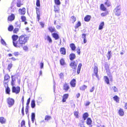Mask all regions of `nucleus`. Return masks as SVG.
Segmentation results:
<instances>
[{"instance_id":"obj_1","label":"nucleus","mask_w":127,"mask_h":127,"mask_svg":"<svg viewBox=\"0 0 127 127\" xmlns=\"http://www.w3.org/2000/svg\"><path fill=\"white\" fill-rule=\"evenodd\" d=\"M29 37L26 35H22L20 36L19 39L17 42H14V45L17 48H21L25 44L29 39Z\"/></svg>"},{"instance_id":"obj_2","label":"nucleus","mask_w":127,"mask_h":127,"mask_svg":"<svg viewBox=\"0 0 127 127\" xmlns=\"http://www.w3.org/2000/svg\"><path fill=\"white\" fill-rule=\"evenodd\" d=\"M8 75H5L4 77L3 81V85L6 88V92L7 94H8Z\"/></svg>"},{"instance_id":"obj_3","label":"nucleus","mask_w":127,"mask_h":127,"mask_svg":"<svg viewBox=\"0 0 127 127\" xmlns=\"http://www.w3.org/2000/svg\"><path fill=\"white\" fill-rule=\"evenodd\" d=\"M121 7L120 5L117 6L114 10V12L115 13V14L118 16H120L121 14L120 10Z\"/></svg>"},{"instance_id":"obj_4","label":"nucleus","mask_w":127,"mask_h":127,"mask_svg":"<svg viewBox=\"0 0 127 127\" xmlns=\"http://www.w3.org/2000/svg\"><path fill=\"white\" fill-rule=\"evenodd\" d=\"M77 64V61L76 62L73 61L71 62L70 64V66L73 69V71H75Z\"/></svg>"},{"instance_id":"obj_5","label":"nucleus","mask_w":127,"mask_h":127,"mask_svg":"<svg viewBox=\"0 0 127 127\" xmlns=\"http://www.w3.org/2000/svg\"><path fill=\"white\" fill-rule=\"evenodd\" d=\"M20 88L19 87L17 86L15 87L13 86L12 90L13 92L17 94L20 92Z\"/></svg>"},{"instance_id":"obj_6","label":"nucleus","mask_w":127,"mask_h":127,"mask_svg":"<svg viewBox=\"0 0 127 127\" xmlns=\"http://www.w3.org/2000/svg\"><path fill=\"white\" fill-rule=\"evenodd\" d=\"M19 14L21 15H24L26 12V9L24 7L19 9L18 10Z\"/></svg>"},{"instance_id":"obj_7","label":"nucleus","mask_w":127,"mask_h":127,"mask_svg":"<svg viewBox=\"0 0 127 127\" xmlns=\"http://www.w3.org/2000/svg\"><path fill=\"white\" fill-rule=\"evenodd\" d=\"M14 99L8 98V107H10L12 106L14 104Z\"/></svg>"},{"instance_id":"obj_8","label":"nucleus","mask_w":127,"mask_h":127,"mask_svg":"<svg viewBox=\"0 0 127 127\" xmlns=\"http://www.w3.org/2000/svg\"><path fill=\"white\" fill-rule=\"evenodd\" d=\"M94 74H93V76L94 75H95L96 77L97 78H98V75L97 74L98 72V68L97 66H95L94 67Z\"/></svg>"},{"instance_id":"obj_9","label":"nucleus","mask_w":127,"mask_h":127,"mask_svg":"<svg viewBox=\"0 0 127 127\" xmlns=\"http://www.w3.org/2000/svg\"><path fill=\"white\" fill-rule=\"evenodd\" d=\"M15 18V16L13 14H12L8 16V21L11 22L14 20Z\"/></svg>"},{"instance_id":"obj_10","label":"nucleus","mask_w":127,"mask_h":127,"mask_svg":"<svg viewBox=\"0 0 127 127\" xmlns=\"http://www.w3.org/2000/svg\"><path fill=\"white\" fill-rule=\"evenodd\" d=\"M36 13L37 15V18L38 19V21L39 20L40 16V11L38 8H36Z\"/></svg>"},{"instance_id":"obj_11","label":"nucleus","mask_w":127,"mask_h":127,"mask_svg":"<svg viewBox=\"0 0 127 127\" xmlns=\"http://www.w3.org/2000/svg\"><path fill=\"white\" fill-rule=\"evenodd\" d=\"M54 10L55 12L56 13H59L60 10L59 6L57 5H55L54 6Z\"/></svg>"},{"instance_id":"obj_12","label":"nucleus","mask_w":127,"mask_h":127,"mask_svg":"<svg viewBox=\"0 0 127 127\" xmlns=\"http://www.w3.org/2000/svg\"><path fill=\"white\" fill-rule=\"evenodd\" d=\"M12 38L13 40V43L14 45V42L15 41V42H17L16 40L18 38V36L16 35H14L12 36Z\"/></svg>"},{"instance_id":"obj_13","label":"nucleus","mask_w":127,"mask_h":127,"mask_svg":"<svg viewBox=\"0 0 127 127\" xmlns=\"http://www.w3.org/2000/svg\"><path fill=\"white\" fill-rule=\"evenodd\" d=\"M76 80L75 79H73L70 82V84L71 86L73 87H75V86Z\"/></svg>"},{"instance_id":"obj_14","label":"nucleus","mask_w":127,"mask_h":127,"mask_svg":"<svg viewBox=\"0 0 127 127\" xmlns=\"http://www.w3.org/2000/svg\"><path fill=\"white\" fill-rule=\"evenodd\" d=\"M91 18V17L90 16L87 15L85 17L84 19L85 21L88 22L90 20Z\"/></svg>"},{"instance_id":"obj_15","label":"nucleus","mask_w":127,"mask_h":127,"mask_svg":"<svg viewBox=\"0 0 127 127\" xmlns=\"http://www.w3.org/2000/svg\"><path fill=\"white\" fill-rule=\"evenodd\" d=\"M75 54L72 53L70 55V60H72L75 58Z\"/></svg>"},{"instance_id":"obj_16","label":"nucleus","mask_w":127,"mask_h":127,"mask_svg":"<svg viewBox=\"0 0 127 127\" xmlns=\"http://www.w3.org/2000/svg\"><path fill=\"white\" fill-rule=\"evenodd\" d=\"M60 52L63 55H64L65 54L66 52H65V49L64 48H61L60 49Z\"/></svg>"},{"instance_id":"obj_17","label":"nucleus","mask_w":127,"mask_h":127,"mask_svg":"<svg viewBox=\"0 0 127 127\" xmlns=\"http://www.w3.org/2000/svg\"><path fill=\"white\" fill-rule=\"evenodd\" d=\"M82 66V64L81 63H80L78 65L77 70V72L78 74L80 73V71Z\"/></svg>"},{"instance_id":"obj_18","label":"nucleus","mask_w":127,"mask_h":127,"mask_svg":"<svg viewBox=\"0 0 127 127\" xmlns=\"http://www.w3.org/2000/svg\"><path fill=\"white\" fill-rule=\"evenodd\" d=\"M119 113L120 115L121 116H123L124 114V112L123 109L121 108L119 110Z\"/></svg>"},{"instance_id":"obj_19","label":"nucleus","mask_w":127,"mask_h":127,"mask_svg":"<svg viewBox=\"0 0 127 127\" xmlns=\"http://www.w3.org/2000/svg\"><path fill=\"white\" fill-rule=\"evenodd\" d=\"M5 119L3 117H0V122L1 124L4 123L5 122Z\"/></svg>"},{"instance_id":"obj_20","label":"nucleus","mask_w":127,"mask_h":127,"mask_svg":"<svg viewBox=\"0 0 127 127\" xmlns=\"http://www.w3.org/2000/svg\"><path fill=\"white\" fill-rule=\"evenodd\" d=\"M23 4L21 3L20 0H18L17 3V6L18 7H20Z\"/></svg>"},{"instance_id":"obj_21","label":"nucleus","mask_w":127,"mask_h":127,"mask_svg":"<svg viewBox=\"0 0 127 127\" xmlns=\"http://www.w3.org/2000/svg\"><path fill=\"white\" fill-rule=\"evenodd\" d=\"M35 115L34 113H32V114L31 119L32 123L34 122V120L35 119Z\"/></svg>"},{"instance_id":"obj_22","label":"nucleus","mask_w":127,"mask_h":127,"mask_svg":"<svg viewBox=\"0 0 127 127\" xmlns=\"http://www.w3.org/2000/svg\"><path fill=\"white\" fill-rule=\"evenodd\" d=\"M48 29L51 32H55V29L54 27H50L48 28Z\"/></svg>"},{"instance_id":"obj_23","label":"nucleus","mask_w":127,"mask_h":127,"mask_svg":"<svg viewBox=\"0 0 127 127\" xmlns=\"http://www.w3.org/2000/svg\"><path fill=\"white\" fill-rule=\"evenodd\" d=\"M53 36L56 40L57 39L59 38V36L58 34L56 33H54L53 34Z\"/></svg>"},{"instance_id":"obj_24","label":"nucleus","mask_w":127,"mask_h":127,"mask_svg":"<svg viewBox=\"0 0 127 127\" xmlns=\"http://www.w3.org/2000/svg\"><path fill=\"white\" fill-rule=\"evenodd\" d=\"M69 89V87L68 84H64V89L65 91H67Z\"/></svg>"},{"instance_id":"obj_25","label":"nucleus","mask_w":127,"mask_h":127,"mask_svg":"<svg viewBox=\"0 0 127 127\" xmlns=\"http://www.w3.org/2000/svg\"><path fill=\"white\" fill-rule=\"evenodd\" d=\"M104 25V23L103 22H102L99 26V30H101L103 27V26Z\"/></svg>"},{"instance_id":"obj_26","label":"nucleus","mask_w":127,"mask_h":127,"mask_svg":"<svg viewBox=\"0 0 127 127\" xmlns=\"http://www.w3.org/2000/svg\"><path fill=\"white\" fill-rule=\"evenodd\" d=\"M70 46L72 49L73 50H74L76 48L74 44L73 43H72L70 44Z\"/></svg>"},{"instance_id":"obj_27","label":"nucleus","mask_w":127,"mask_h":127,"mask_svg":"<svg viewBox=\"0 0 127 127\" xmlns=\"http://www.w3.org/2000/svg\"><path fill=\"white\" fill-rule=\"evenodd\" d=\"M88 116V114L87 113H85L83 115V117L84 120H85Z\"/></svg>"},{"instance_id":"obj_28","label":"nucleus","mask_w":127,"mask_h":127,"mask_svg":"<svg viewBox=\"0 0 127 127\" xmlns=\"http://www.w3.org/2000/svg\"><path fill=\"white\" fill-rule=\"evenodd\" d=\"M105 81L108 84H109V79L108 77L106 76H104V77Z\"/></svg>"},{"instance_id":"obj_29","label":"nucleus","mask_w":127,"mask_h":127,"mask_svg":"<svg viewBox=\"0 0 127 127\" xmlns=\"http://www.w3.org/2000/svg\"><path fill=\"white\" fill-rule=\"evenodd\" d=\"M32 107L33 108L35 106V101L34 100H32L31 103Z\"/></svg>"},{"instance_id":"obj_30","label":"nucleus","mask_w":127,"mask_h":127,"mask_svg":"<svg viewBox=\"0 0 127 127\" xmlns=\"http://www.w3.org/2000/svg\"><path fill=\"white\" fill-rule=\"evenodd\" d=\"M92 122V121L91 119L90 118H88L87 119V124L88 125H90Z\"/></svg>"},{"instance_id":"obj_31","label":"nucleus","mask_w":127,"mask_h":127,"mask_svg":"<svg viewBox=\"0 0 127 127\" xmlns=\"http://www.w3.org/2000/svg\"><path fill=\"white\" fill-rule=\"evenodd\" d=\"M51 119V117L47 115H46L45 117V121H48Z\"/></svg>"},{"instance_id":"obj_32","label":"nucleus","mask_w":127,"mask_h":127,"mask_svg":"<svg viewBox=\"0 0 127 127\" xmlns=\"http://www.w3.org/2000/svg\"><path fill=\"white\" fill-rule=\"evenodd\" d=\"M110 1L108 0H107L106 2L105 3V5L108 7L110 6Z\"/></svg>"},{"instance_id":"obj_33","label":"nucleus","mask_w":127,"mask_h":127,"mask_svg":"<svg viewBox=\"0 0 127 127\" xmlns=\"http://www.w3.org/2000/svg\"><path fill=\"white\" fill-rule=\"evenodd\" d=\"M55 5H59L61 4V2L60 0H55Z\"/></svg>"},{"instance_id":"obj_34","label":"nucleus","mask_w":127,"mask_h":127,"mask_svg":"<svg viewBox=\"0 0 127 127\" xmlns=\"http://www.w3.org/2000/svg\"><path fill=\"white\" fill-rule=\"evenodd\" d=\"M11 78L12 79V82H11V85L13 86L14 85V81L15 80L14 76H11Z\"/></svg>"},{"instance_id":"obj_35","label":"nucleus","mask_w":127,"mask_h":127,"mask_svg":"<svg viewBox=\"0 0 127 127\" xmlns=\"http://www.w3.org/2000/svg\"><path fill=\"white\" fill-rule=\"evenodd\" d=\"M87 87L85 85H83L80 87V90H84L87 88Z\"/></svg>"},{"instance_id":"obj_36","label":"nucleus","mask_w":127,"mask_h":127,"mask_svg":"<svg viewBox=\"0 0 127 127\" xmlns=\"http://www.w3.org/2000/svg\"><path fill=\"white\" fill-rule=\"evenodd\" d=\"M43 100L42 99V98L41 97H39L38 99L37 100V103H41Z\"/></svg>"},{"instance_id":"obj_37","label":"nucleus","mask_w":127,"mask_h":127,"mask_svg":"<svg viewBox=\"0 0 127 127\" xmlns=\"http://www.w3.org/2000/svg\"><path fill=\"white\" fill-rule=\"evenodd\" d=\"M100 8L103 11H105L106 10V8L104 7L103 4H101Z\"/></svg>"},{"instance_id":"obj_38","label":"nucleus","mask_w":127,"mask_h":127,"mask_svg":"<svg viewBox=\"0 0 127 127\" xmlns=\"http://www.w3.org/2000/svg\"><path fill=\"white\" fill-rule=\"evenodd\" d=\"M13 27L12 25H10L8 27V31H11L13 30Z\"/></svg>"},{"instance_id":"obj_39","label":"nucleus","mask_w":127,"mask_h":127,"mask_svg":"<svg viewBox=\"0 0 127 127\" xmlns=\"http://www.w3.org/2000/svg\"><path fill=\"white\" fill-rule=\"evenodd\" d=\"M21 19L22 22H25L26 20V17L24 16H22Z\"/></svg>"},{"instance_id":"obj_40","label":"nucleus","mask_w":127,"mask_h":127,"mask_svg":"<svg viewBox=\"0 0 127 127\" xmlns=\"http://www.w3.org/2000/svg\"><path fill=\"white\" fill-rule=\"evenodd\" d=\"M81 23L80 22H79L78 23L76 24L75 26V28L76 29L78 28L79 27L81 26Z\"/></svg>"},{"instance_id":"obj_41","label":"nucleus","mask_w":127,"mask_h":127,"mask_svg":"<svg viewBox=\"0 0 127 127\" xmlns=\"http://www.w3.org/2000/svg\"><path fill=\"white\" fill-rule=\"evenodd\" d=\"M60 63L61 65H63L65 64L64 60L63 59H62L60 61Z\"/></svg>"},{"instance_id":"obj_42","label":"nucleus","mask_w":127,"mask_h":127,"mask_svg":"<svg viewBox=\"0 0 127 127\" xmlns=\"http://www.w3.org/2000/svg\"><path fill=\"white\" fill-rule=\"evenodd\" d=\"M113 98L116 101V102H118L119 100L118 99V97L117 96H115L114 97H113Z\"/></svg>"},{"instance_id":"obj_43","label":"nucleus","mask_w":127,"mask_h":127,"mask_svg":"<svg viewBox=\"0 0 127 127\" xmlns=\"http://www.w3.org/2000/svg\"><path fill=\"white\" fill-rule=\"evenodd\" d=\"M71 18L72 20V21H73L72 23H73L76 20V18L74 16H72L71 17Z\"/></svg>"},{"instance_id":"obj_44","label":"nucleus","mask_w":127,"mask_h":127,"mask_svg":"<svg viewBox=\"0 0 127 127\" xmlns=\"http://www.w3.org/2000/svg\"><path fill=\"white\" fill-rule=\"evenodd\" d=\"M47 40L49 41V42L50 43H52V40L51 38L49 36H47Z\"/></svg>"},{"instance_id":"obj_45","label":"nucleus","mask_w":127,"mask_h":127,"mask_svg":"<svg viewBox=\"0 0 127 127\" xmlns=\"http://www.w3.org/2000/svg\"><path fill=\"white\" fill-rule=\"evenodd\" d=\"M15 26L16 27H20V22L17 21L15 23Z\"/></svg>"},{"instance_id":"obj_46","label":"nucleus","mask_w":127,"mask_h":127,"mask_svg":"<svg viewBox=\"0 0 127 127\" xmlns=\"http://www.w3.org/2000/svg\"><path fill=\"white\" fill-rule=\"evenodd\" d=\"M78 112L77 111H75L74 113V114L76 118H78Z\"/></svg>"},{"instance_id":"obj_47","label":"nucleus","mask_w":127,"mask_h":127,"mask_svg":"<svg viewBox=\"0 0 127 127\" xmlns=\"http://www.w3.org/2000/svg\"><path fill=\"white\" fill-rule=\"evenodd\" d=\"M36 5L37 6H40V0H37L36 2Z\"/></svg>"},{"instance_id":"obj_48","label":"nucleus","mask_w":127,"mask_h":127,"mask_svg":"<svg viewBox=\"0 0 127 127\" xmlns=\"http://www.w3.org/2000/svg\"><path fill=\"white\" fill-rule=\"evenodd\" d=\"M1 43L3 45H6V43L4 40L1 38Z\"/></svg>"},{"instance_id":"obj_49","label":"nucleus","mask_w":127,"mask_h":127,"mask_svg":"<svg viewBox=\"0 0 127 127\" xmlns=\"http://www.w3.org/2000/svg\"><path fill=\"white\" fill-rule=\"evenodd\" d=\"M112 88L114 92H116L117 91V89L116 87L113 86L112 87Z\"/></svg>"},{"instance_id":"obj_50","label":"nucleus","mask_w":127,"mask_h":127,"mask_svg":"<svg viewBox=\"0 0 127 127\" xmlns=\"http://www.w3.org/2000/svg\"><path fill=\"white\" fill-rule=\"evenodd\" d=\"M19 29L17 28H15L13 31L14 33H16L18 31Z\"/></svg>"},{"instance_id":"obj_51","label":"nucleus","mask_w":127,"mask_h":127,"mask_svg":"<svg viewBox=\"0 0 127 127\" xmlns=\"http://www.w3.org/2000/svg\"><path fill=\"white\" fill-rule=\"evenodd\" d=\"M25 122L24 121H23L21 123V127H24V126L25 125Z\"/></svg>"},{"instance_id":"obj_52","label":"nucleus","mask_w":127,"mask_h":127,"mask_svg":"<svg viewBox=\"0 0 127 127\" xmlns=\"http://www.w3.org/2000/svg\"><path fill=\"white\" fill-rule=\"evenodd\" d=\"M68 94H65L64 95L63 97L66 99H67L68 97Z\"/></svg>"},{"instance_id":"obj_53","label":"nucleus","mask_w":127,"mask_h":127,"mask_svg":"<svg viewBox=\"0 0 127 127\" xmlns=\"http://www.w3.org/2000/svg\"><path fill=\"white\" fill-rule=\"evenodd\" d=\"M44 64L43 63L41 62L40 64V68L41 69H42L43 68Z\"/></svg>"},{"instance_id":"obj_54","label":"nucleus","mask_w":127,"mask_h":127,"mask_svg":"<svg viewBox=\"0 0 127 127\" xmlns=\"http://www.w3.org/2000/svg\"><path fill=\"white\" fill-rule=\"evenodd\" d=\"M23 49L24 50L26 51L28 50V48L27 46H26L23 47Z\"/></svg>"},{"instance_id":"obj_55","label":"nucleus","mask_w":127,"mask_h":127,"mask_svg":"<svg viewBox=\"0 0 127 127\" xmlns=\"http://www.w3.org/2000/svg\"><path fill=\"white\" fill-rule=\"evenodd\" d=\"M60 78L61 79H63L64 77V75L63 73H61L59 75Z\"/></svg>"},{"instance_id":"obj_56","label":"nucleus","mask_w":127,"mask_h":127,"mask_svg":"<svg viewBox=\"0 0 127 127\" xmlns=\"http://www.w3.org/2000/svg\"><path fill=\"white\" fill-rule=\"evenodd\" d=\"M21 100L23 106H24V96H23Z\"/></svg>"},{"instance_id":"obj_57","label":"nucleus","mask_w":127,"mask_h":127,"mask_svg":"<svg viewBox=\"0 0 127 127\" xmlns=\"http://www.w3.org/2000/svg\"><path fill=\"white\" fill-rule=\"evenodd\" d=\"M86 34H83L82 35V38L84 39H85L86 38Z\"/></svg>"},{"instance_id":"obj_58","label":"nucleus","mask_w":127,"mask_h":127,"mask_svg":"<svg viewBox=\"0 0 127 127\" xmlns=\"http://www.w3.org/2000/svg\"><path fill=\"white\" fill-rule=\"evenodd\" d=\"M77 52L78 53L79 55H80V49L79 47H78L77 48Z\"/></svg>"},{"instance_id":"obj_59","label":"nucleus","mask_w":127,"mask_h":127,"mask_svg":"<svg viewBox=\"0 0 127 127\" xmlns=\"http://www.w3.org/2000/svg\"><path fill=\"white\" fill-rule=\"evenodd\" d=\"M71 105L72 108H74L75 106V105L74 103L72 102V103H71Z\"/></svg>"},{"instance_id":"obj_60","label":"nucleus","mask_w":127,"mask_h":127,"mask_svg":"<svg viewBox=\"0 0 127 127\" xmlns=\"http://www.w3.org/2000/svg\"><path fill=\"white\" fill-rule=\"evenodd\" d=\"M22 113L23 116H24V106H23V107L22 109Z\"/></svg>"},{"instance_id":"obj_61","label":"nucleus","mask_w":127,"mask_h":127,"mask_svg":"<svg viewBox=\"0 0 127 127\" xmlns=\"http://www.w3.org/2000/svg\"><path fill=\"white\" fill-rule=\"evenodd\" d=\"M30 98H29L27 100V102L26 104L27 105H29L30 102Z\"/></svg>"},{"instance_id":"obj_62","label":"nucleus","mask_w":127,"mask_h":127,"mask_svg":"<svg viewBox=\"0 0 127 127\" xmlns=\"http://www.w3.org/2000/svg\"><path fill=\"white\" fill-rule=\"evenodd\" d=\"M19 53L18 52H15L14 53V54L15 56H17L19 54Z\"/></svg>"},{"instance_id":"obj_63","label":"nucleus","mask_w":127,"mask_h":127,"mask_svg":"<svg viewBox=\"0 0 127 127\" xmlns=\"http://www.w3.org/2000/svg\"><path fill=\"white\" fill-rule=\"evenodd\" d=\"M40 25L42 27H44V24L43 22H40Z\"/></svg>"},{"instance_id":"obj_64","label":"nucleus","mask_w":127,"mask_h":127,"mask_svg":"<svg viewBox=\"0 0 127 127\" xmlns=\"http://www.w3.org/2000/svg\"><path fill=\"white\" fill-rule=\"evenodd\" d=\"M94 87H93L92 88V89L90 90V92H93L94 90Z\"/></svg>"}]
</instances>
